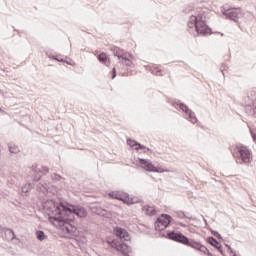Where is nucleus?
Segmentation results:
<instances>
[{
	"label": "nucleus",
	"instance_id": "nucleus-1",
	"mask_svg": "<svg viewBox=\"0 0 256 256\" xmlns=\"http://www.w3.org/2000/svg\"><path fill=\"white\" fill-rule=\"evenodd\" d=\"M44 211H46L49 219L56 223H68L71 225L75 221V217L78 219H85L87 216V209L81 205H73L63 200L50 199L44 204Z\"/></svg>",
	"mask_w": 256,
	"mask_h": 256
},
{
	"label": "nucleus",
	"instance_id": "nucleus-2",
	"mask_svg": "<svg viewBox=\"0 0 256 256\" xmlns=\"http://www.w3.org/2000/svg\"><path fill=\"white\" fill-rule=\"evenodd\" d=\"M209 18V10L207 8H196L192 11L188 21V31L194 37H205L212 35L213 29L207 24Z\"/></svg>",
	"mask_w": 256,
	"mask_h": 256
},
{
	"label": "nucleus",
	"instance_id": "nucleus-3",
	"mask_svg": "<svg viewBox=\"0 0 256 256\" xmlns=\"http://www.w3.org/2000/svg\"><path fill=\"white\" fill-rule=\"evenodd\" d=\"M167 238L171 241H175L176 243H181V245H187V247H191L192 249H196L197 251H200L201 253H204L207 251L208 248L201 245L199 242H195L193 239H189L187 236L183 235V233L170 231L167 232Z\"/></svg>",
	"mask_w": 256,
	"mask_h": 256
},
{
	"label": "nucleus",
	"instance_id": "nucleus-4",
	"mask_svg": "<svg viewBox=\"0 0 256 256\" xmlns=\"http://www.w3.org/2000/svg\"><path fill=\"white\" fill-rule=\"evenodd\" d=\"M244 111L247 115H256V91L250 90L243 98Z\"/></svg>",
	"mask_w": 256,
	"mask_h": 256
},
{
	"label": "nucleus",
	"instance_id": "nucleus-5",
	"mask_svg": "<svg viewBox=\"0 0 256 256\" xmlns=\"http://www.w3.org/2000/svg\"><path fill=\"white\" fill-rule=\"evenodd\" d=\"M236 150L239 153V156L236 157L237 165H249L251 163V150L243 144H237Z\"/></svg>",
	"mask_w": 256,
	"mask_h": 256
},
{
	"label": "nucleus",
	"instance_id": "nucleus-6",
	"mask_svg": "<svg viewBox=\"0 0 256 256\" xmlns=\"http://www.w3.org/2000/svg\"><path fill=\"white\" fill-rule=\"evenodd\" d=\"M111 51L113 55L119 59V65H125V67H133V62L128 58L133 57V55L128 54L127 51L117 46L112 47Z\"/></svg>",
	"mask_w": 256,
	"mask_h": 256
},
{
	"label": "nucleus",
	"instance_id": "nucleus-7",
	"mask_svg": "<svg viewBox=\"0 0 256 256\" xmlns=\"http://www.w3.org/2000/svg\"><path fill=\"white\" fill-rule=\"evenodd\" d=\"M172 107H174L175 109H180V111H183V113H185L186 115V119L190 121V123H193V125L197 123L198 120H197V116H195V112L189 109V106L186 105L185 103L181 101L172 102Z\"/></svg>",
	"mask_w": 256,
	"mask_h": 256
},
{
	"label": "nucleus",
	"instance_id": "nucleus-8",
	"mask_svg": "<svg viewBox=\"0 0 256 256\" xmlns=\"http://www.w3.org/2000/svg\"><path fill=\"white\" fill-rule=\"evenodd\" d=\"M222 15H225L226 19H230L235 23H237V19H240V17H243V14L241 13V8H229V9L223 8Z\"/></svg>",
	"mask_w": 256,
	"mask_h": 256
},
{
	"label": "nucleus",
	"instance_id": "nucleus-9",
	"mask_svg": "<svg viewBox=\"0 0 256 256\" xmlns=\"http://www.w3.org/2000/svg\"><path fill=\"white\" fill-rule=\"evenodd\" d=\"M140 167L148 171L149 173H167L169 170H163V168H157L153 163L146 159H140Z\"/></svg>",
	"mask_w": 256,
	"mask_h": 256
},
{
	"label": "nucleus",
	"instance_id": "nucleus-10",
	"mask_svg": "<svg viewBox=\"0 0 256 256\" xmlns=\"http://www.w3.org/2000/svg\"><path fill=\"white\" fill-rule=\"evenodd\" d=\"M114 235L120 239V241H131V236H129V232L121 227L114 228Z\"/></svg>",
	"mask_w": 256,
	"mask_h": 256
},
{
	"label": "nucleus",
	"instance_id": "nucleus-11",
	"mask_svg": "<svg viewBox=\"0 0 256 256\" xmlns=\"http://www.w3.org/2000/svg\"><path fill=\"white\" fill-rule=\"evenodd\" d=\"M173 223V218L169 214H161L157 217L154 225H171Z\"/></svg>",
	"mask_w": 256,
	"mask_h": 256
},
{
	"label": "nucleus",
	"instance_id": "nucleus-12",
	"mask_svg": "<svg viewBox=\"0 0 256 256\" xmlns=\"http://www.w3.org/2000/svg\"><path fill=\"white\" fill-rule=\"evenodd\" d=\"M58 229H61L66 235H77V227L74 225H58Z\"/></svg>",
	"mask_w": 256,
	"mask_h": 256
},
{
	"label": "nucleus",
	"instance_id": "nucleus-13",
	"mask_svg": "<svg viewBox=\"0 0 256 256\" xmlns=\"http://www.w3.org/2000/svg\"><path fill=\"white\" fill-rule=\"evenodd\" d=\"M207 243H209V245H211L212 247H215V249H217L219 253H221V255H225L223 253V246H221V243H219L217 239H215L214 237H208Z\"/></svg>",
	"mask_w": 256,
	"mask_h": 256
},
{
	"label": "nucleus",
	"instance_id": "nucleus-14",
	"mask_svg": "<svg viewBox=\"0 0 256 256\" xmlns=\"http://www.w3.org/2000/svg\"><path fill=\"white\" fill-rule=\"evenodd\" d=\"M109 197H111V199H117V201H123L124 203H127V205H133V202L128 201L127 197L123 198L119 192L112 191L109 193Z\"/></svg>",
	"mask_w": 256,
	"mask_h": 256
},
{
	"label": "nucleus",
	"instance_id": "nucleus-15",
	"mask_svg": "<svg viewBox=\"0 0 256 256\" xmlns=\"http://www.w3.org/2000/svg\"><path fill=\"white\" fill-rule=\"evenodd\" d=\"M46 56L48 57V59H53L54 61H58V63H63V59L59 58V56L57 55V53L54 50H46Z\"/></svg>",
	"mask_w": 256,
	"mask_h": 256
},
{
	"label": "nucleus",
	"instance_id": "nucleus-16",
	"mask_svg": "<svg viewBox=\"0 0 256 256\" xmlns=\"http://www.w3.org/2000/svg\"><path fill=\"white\" fill-rule=\"evenodd\" d=\"M32 171H33V181H41L43 171H41V169H37V167L35 166H32Z\"/></svg>",
	"mask_w": 256,
	"mask_h": 256
},
{
	"label": "nucleus",
	"instance_id": "nucleus-17",
	"mask_svg": "<svg viewBox=\"0 0 256 256\" xmlns=\"http://www.w3.org/2000/svg\"><path fill=\"white\" fill-rule=\"evenodd\" d=\"M97 59L100 63H103V65H107V63L108 65H111V61H109V56H107V53L105 52L100 53Z\"/></svg>",
	"mask_w": 256,
	"mask_h": 256
},
{
	"label": "nucleus",
	"instance_id": "nucleus-18",
	"mask_svg": "<svg viewBox=\"0 0 256 256\" xmlns=\"http://www.w3.org/2000/svg\"><path fill=\"white\" fill-rule=\"evenodd\" d=\"M37 191H40L43 195H47V193H49V186L47 184L39 183L37 185Z\"/></svg>",
	"mask_w": 256,
	"mask_h": 256
},
{
	"label": "nucleus",
	"instance_id": "nucleus-19",
	"mask_svg": "<svg viewBox=\"0 0 256 256\" xmlns=\"http://www.w3.org/2000/svg\"><path fill=\"white\" fill-rule=\"evenodd\" d=\"M143 211H145L146 215H150V216H153L157 213V210H155V207L149 206V205L144 206Z\"/></svg>",
	"mask_w": 256,
	"mask_h": 256
},
{
	"label": "nucleus",
	"instance_id": "nucleus-20",
	"mask_svg": "<svg viewBox=\"0 0 256 256\" xmlns=\"http://www.w3.org/2000/svg\"><path fill=\"white\" fill-rule=\"evenodd\" d=\"M174 213L176 217H179V219H193V217H191V214L185 213L183 211H176Z\"/></svg>",
	"mask_w": 256,
	"mask_h": 256
},
{
	"label": "nucleus",
	"instance_id": "nucleus-21",
	"mask_svg": "<svg viewBox=\"0 0 256 256\" xmlns=\"http://www.w3.org/2000/svg\"><path fill=\"white\" fill-rule=\"evenodd\" d=\"M8 149L11 153H13L14 155H17V153H19V147L13 143H9L8 144Z\"/></svg>",
	"mask_w": 256,
	"mask_h": 256
},
{
	"label": "nucleus",
	"instance_id": "nucleus-22",
	"mask_svg": "<svg viewBox=\"0 0 256 256\" xmlns=\"http://www.w3.org/2000/svg\"><path fill=\"white\" fill-rule=\"evenodd\" d=\"M36 237L38 241H45V239H47V235H45V232H43V230H37Z\"/></svg>",
	"mask_w": 256,
	"mask_h": 256
},
{
	"label": "nucleus",
	"instance_id": "nucleus-23",
	"mask_svg": "<svg viewBox=\"0 0 256 256\" xmlns=\"http://www.w3.org/2000/svg\"><path fill=\"white\" fill-rule=\"evenodd\" d=\"M152 227L155 231H164V229H167V225H154Z\"/></svg>",
	"mask_w": 256,
	"mask_h": 256
},
{
	"label": "nucleus",
	"instance_id": "nucleus-24",
	"mask_svg": "<svg viewBox=\"0 0 256 256\" xmlns=\"http://www.w3.org/2000/svg\"><path fill=\"white\" fill-rule=\"evenodd\" d=\"M137 141L131 139V138H128L127 139V145H129L130 147H137Z\"/></svg>",
	"mask_w": 256,
	"mask_h": 256
},
{
	"label": "nucleus",
	"instance_id": "nucleus-25",
	"mask_svg": "<svg viewBox=\"0 0 256 256\" xmlns=\"http://www.w3.org/2000/svg\"><path fill=\"white\" fill-rule=\"evenodd\" d=\"M62 179H63V177L61 175H59V174L55 173V174L52 175V180H54L55 183L61 181Z\"/></svg>",
	"mask_w": 256,
	"mask_h": 256
},
{
	"label": "nucleus",
	"instance_id": "nucleus-26",
	"mask_svg": "<svg viewBox=\"0 0 256 256\" xmlns=\"http://www.w3.org/2000/svg\"><path fill=\"white\" fill-rule=\"evenodd\" d=\"M250 134H251V137H252L254 143H256V130L250 128Z\"/></svg>",
	"mask_w": 256,
	"mask_h": 256
},
{
	"label": "nucleus",
	"instance_id": "nucleus-27",
	"mask_svg": "<svg viewBox=\"0 0 256 256\" xmlns=\"http://www.w3.org/2000/svg\"><path fill=\"white\" fill-rule=\"evenodd\" d=\"M29 187H31V184L23 186L22 187V193H29Z\"/></svg>",
	"mask_w": 256,
	"mask_h": 256
},
{
	"label": "nucleus",
	"instance_id": "nucleus-28",
	"mask_svg": "<svg viewBox=\"0 0 256 256\" xmlns=\"http://www.w3.org/2000/svg\"><path fill=\"white\" fill-rule=\"evenodd\" d=\"M135 149H137V150L147 149V147L145 145H142L141 143L137 142Z\"/></svg>",
	"mask_w": 256,
	"mask_h": 256
},
{
	"label": "nucleus",
	"instance_id": "nucleus-29",
	"mask_svg": "<svg viewBox=\"0 0 256 256\" xmlns=\"http://www.w3.org/2000/svg\"><path fill=\"white\" fill-rule=\"evenodd\" d=\"M112 79H115L117 77V69L114 67L111 71Z\"/></svg>",
	"mask_w": 256,
	"mask_h": 256
},
{
	"label": "nucleus",
	"instance_id": "nucleus-30",
	"mask_svg": "<svg viewBox=\"0 0 256 256\" xmlns=\"http://www.w3.org/2000/svg\"><path fill=\"white\" fill-rule=\"evenodd\" d=\"M227 69H229V67H227V65L221 64V66H220L221 73H223V71H227Z\"/></svg>",
	"mask_w": 256,
	"mask_h": 256
},
{
	"label": "nucleus",
	"instance_id": "nucleus-31",
	"mask_svg": "<svg viewBox=\"0 0 256 256\" xmlns=\"http://www.w3.org/2000/svg\"><path fill=\"white\" fill-rule=\"evenodd\" d=\"M42 171L47 175V173H49V167L43 166Z\"/></svg>",
	"mask_w": 256,
	"mask_h": 256
},
{
	"label": "nucleus",
	"instance_id": "nucleus-32",
	"mask_svg": "<svg viewBox=\"0 0 256 256\" xmlns=\"http://www.w3.org/2000/svg\"><path fill=\"white\" fill-rule=\"evenodd\" d=\"M204 255H208V256H214L211 251H209V248L207 249L206 252H204Z\"/></svg>",
	"mask_w": 256,
	"mask_h": 256
},
{
	"label": "nucleus",
	"instance_id": "nucleus-33",
	"mask_svg": "<svg viewBox=\"0 0 256 256\" xmlns=\"http://www.w3.org/2000/svg\"><path fill=\"white\" fill-rule=\"evenodd\" d=\"M212 235H214V237H216V235H219V232L215 231V230H211Z\"/></svg>",
	"mask_w": 256,
	"mask_h": 256
},
{
	"label": "nucleus",
	"instance_id": "nucleus-34",
	"mask_svg": "<svg viewBox=\"0 0 256 256\" xmlns=\"http://www.w3.org/2000/svg\"><path fill=\"white\" fill-rule=\"evenodd\" d=\"M9 233L12 234V239H15V232H13V230H9Z\"/></svg>",
	"mask_w": 256,
	"mask_h": 256
},
{
	"label": "nucleus",
	"instance_id": "nucleus-35",
	"mask_svg": "<svg viewBox=\"0 0 256 256\" xmlns=\"http://www.w3.org/2000/svg\"><path fill=\"white\" fill-rule=\"evenodd\" d=\"M154 69H155L156 73H161V69L159 67L156 66Z\"/></svg>",
	"mask_w": 256,
	"mask_h": 256
},
{
	"label": "nucleus",
	"instance_id": "nucleus-36",
	"mask_svg": "<svg viewBox=\"0 0 256 256\" xmlns=\"http://www.w3.org/2000/svg\"><path fill=\"white\" fill-rule=\"evenodd\" d=\"M216 237H217V239H218L219 241H221V239H223V237H222L221 234H219V233H218V235H216Z\"/></svg>",
	"mask_w": 256,
	"mask_h": 256
},
{
	"label": "nucleus",
	"instance_id": "nucleus-37",
	"mask_svg": "<svg viewBox=\"0 0 256 256\" xmlns=\"http://www.w3.org/2000/svg\"><path fill=\"white\" fill-rule=\"evenodd\" d=\"M229 254L234 256L235 255V251H233V249L229 250Z\"/></svg>",
	"mask_w": 256,
	"mask_h": 256
},
{
	"label": "nucleus",
	"instance_id": "nucleus-38",
	"mask_svg": "<svg viewBox=\"0 0 256 256\" xmlns=\"http://www.w3.org/2000/svg\"><path fill=\"white\" fill-rule=\"evenodd\" d=\"M226 247H227L228 251L231 250V247L228 244H226Z\"/></svg>",
	"mask_w": 256,
	"mask_h": 256
},
{
	"label": "nucleus",
	"instance_id": "nucleus-39",
	"mask_svg": "<svg viewBox=\"0 0 256 256\" xmlns=\"http://www.w3.org/2000/svg\"><path fill=\"white\" fill-rule=\"evenodd\" d=\"M142 227H144V229H147V226L143 225Z\"/></svg>",
	"mask_w": 256,
	"mask_h": 256
},
{
	"label": "nucleus",
	"instance_id": "nucleus-40",
	"mask_svg": "<svg viewBox=\"0 0 256 256\" xmlns=\"http://www.w3.org/2000/svg\"><path fill=\"white\" fill-rule=\"evenodd\" d=\"M205 225H207V220L204 219Z\"/></svg>",
	"mask_w": 256,
	"mask_h": 256
},
{
	"label": "nucleus",
	"instance_id": "nucleus-41",
	"mask_svg": "<svg viewBox=\"0 0 256 256\" xmlns=\"http://www.w3.org/2000/svg\"><path fill=\"white\" fill-rule=\"evenodd\" d=\"M178 225H183V222L178 223Z\"/></svg>",
	"mask_w": 256,
	"mask_h": 256
},
{
	"label": "nucleus",
	"instance_id": "nucleus-42",
	"mask_svg": "<svg viewBox=\"0 0 256 256\" xmlns=\"http://www.w3.org/2000/svg\"><path fill=\"white\" fill-rule=\"evenodd\" d=\"M124 255H125V256H129V254H127V253H125Z\"/></svg>",
	"mask_w": 256,
	"mask_h": 256
},
{
	"label": "nucleus",
	"instance_id": "nucleus-43",
	"mask_svg": "<svg viewBox=\"0 0 256 256\" xmlns=\"http://www.w3.org/2000/svg\"><path fill=\"white\" fill-rule=\"evenodd\" d=\"M15 31H16L17 33H19V30H16V29H15Z\"/></svg>",
	"mask_w": 256,
	"mask_h": 256
},
{
	"label": "nucleus",
	"instance_id": "nucleus-44",
	"mask_svg": "<svg viewBox=\"0 0 256 256\" xmlns=\"http://www.w3.org/2000/svg\"><path fill=\"white\" fill-rule=\"evenodd\" d=\"M146 233H151V232L148 231V232H146Z\"/></svg>",
	"mask_w": 256,
	"mask_h": 256
},
{
	"label": "nucleus",
	"instance_id": "nucleus-45",
	"mask_svg": "<svg viewBox=\"0 0 256 256\" xmlns=\"http://www.w3.org/2000/svg\"><path fill=\"white\" fill-rule=\"evenodd\" d=\"M0 111H2V109L0 108Z\"/></svg>",
	"mask_w": 256,
	"mask_h": 256
}]
</instances>
